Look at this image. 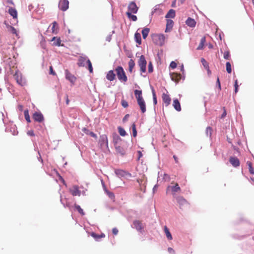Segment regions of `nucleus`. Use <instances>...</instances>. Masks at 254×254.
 I'll list each match as a JSON object with an SVG mask.
<instances>
[{"label": "nucleus", "mask_w": 254, "mask_h": 254, "mask_svg": "<svg viewBox=\"0 0 254 254\" xmlns=\"http://www.w3.org/2000/svg\"><path fill=\"white\" fill-rule=\"evenodd\" d=\"M89 135L96 139L97 138V135L92 131H91L90 133H89Z\"/></svg>", "instance_id": "obj_64"}, {"label": "nucleus", "mask_w": 254, "mask_h": 254, "mask_svg": "<svg viewBox=\"0 0 254 254\" xmlns=\"http://www.w3.org/2000/svg\"><path fill=\"white\" fill-rule=\"evenodd\" d=\"M185 79V75H182L180 73H173L171 75V79L176 83H178L181 79L184 80Z\"/></svg>", "instance_id": "obj_9"}, {"label": "nucleus", "mask_w": 254, "mask_h": 254, "mask_svg": "<svg viewBox=\"0 0 254 254\" xmlns=\"http://www.w3.org/2000/svg\"><path fill=\"white\" fill-rule=\"evenodd\" d=\"M132 135L133 137H136L137 135V130H136L135 125L134 123H133L132 124Z\"/></svg>", "instance_id": "obj_47"}, {"label": "nucleus", "mask_w": 254, "mask_h": 254, "mask_svg": "<svg viewBox=\"0 0 254 254\" xmlns=\"http://www.w3.org/2000/svg\"><path fill=\"white\" fill-rule=\"evenodd\" d=\"M113 234L115 235H117L118 233V230L117 228H114L112 229Z\"/></svg>", "instance_id": "obj_62"}, {"label": "nucleus", "mask_w": 254, "mask_h": 254, "mask_svg": "<svg viewBox=\"0 0 254 254\" xmlns=\"http://www.w3.org/2000/svg\"><path fill=\"white\" fill-rule=\"evenodd\" d=\"M150 29L148 28H144L142 30V35L143 38L145 39L148 36Z\"/></svg>", "instance_id": "obj_35"}, {"label": "nucleus", "mask_w": 254, "mask_h": 254, "mask_svg": "<svg viewBox=\"0 0 254 254\" xmlns=\"http://www.w3.org/2000/svg\"><path fill=\"white\" fill-rule=\"evenodd\" d=\"M148 72L149 73L152 72L153 70V67L151 62H149L148 64Z\"/></svg>", "instance_id": "obj_51"}, {"label": "nucleus", "mask_w": 254, "mask_h": 254, "mask_svg": "<svg viewBox=\"0 0 254 254\" xmlns=\"http://www.w3.org/2000/svg\"><path fill=\"white\" fill-rule=\"evenodd\" d=\"M186 24L187 25V26L191 28H193L195 26L196 22L194 19L190 17H188L186 21Z\"/></svg>", "instance_id": "obj_21"}, {"label": "nucleus", "mask_w": 254, "mask_h": 254, "mask_svg": "<svg viewBox=\"0 0 254 254\" xmlns=\"http://www.w3.org/2000/svg\"><path fill=\"white\" fill-rule=\"evenodd\" d=\"M163 179L165 182H169L170 180V177L167 174L164 173L163 175Z\"/></svg>", "instance_id": "obj_48"}, {"label": "nucleus", "mask_w": 254, "mask_h": 254, "mask_svg": "<svg viewBox=\"0 0 254 254\" xmlns=\"http://www.w3.org/2000/svg\"><path fill=\"white\" fill-rule=\"evenodd\" d=\"M137 154H138V158L137 160H139L140 158L142 157V153L141 151L138 150L137 151Z\"/></svg>", "instance_id": "obj_61"}, {"label": "nucleus", "mask_w": 254, "mask_h": 254, "mask_svg": "<svg viewBox=\"0 0 254 254\" xmlns=\"http://www.w3.org/2000/svg\"><path fill=\"white\" fill-rule=\"evenodd\" d=\"M13 76L14 79L16 80L17 83L21 85V86H24L26 84V79L23 77L22 73L19 71H16L15 73L14 74Z\"/></svg>", "instance_id": "obj_3"}, {"label": "nucleus", "mask_w": 254, "mask_h": 254, "mask_svg": "<svg viewBox=\"0 0 254 254\" xmlns=\"http://www.w3.org/2000/svg\"><path fill=\"white\" fill-rule=\"evenodd\" d=\"M129 117V114H126L125 116V117H124V118L123 119V122L124 123L127 122L128 120V119Z\"/></svg>", "instance_id": "obj_60"}, {"label": "nucleus", "mask_w": 254, "mask_h": 254, "mask_svg": "<svg viewBox=\"0 0 254 254\" xmlns=\"http://www.w3.org/2000/svg\"><path fill=\"white\" fill-rule=\"evenodd\" d=\"M65 74L66 79L73 84L76 80V77L72 74L67 69L65 70Z\"/></svg>", "instance_id": "obj_12"}, {"label": "nucleus", "mask_w": 254, "mask_h": 254, "mask_svg": "<svg viewBox=\"0 0 254 254\" xmlns=\"http://www.w3.org/2000/svg\"><path fill=\"white\" fill-rule=\"evenodd\" d=\"M247 164L248 166L249 170L250 173L251 174H254V169L253 168V167L252 166V163L250 161H248L247 162Z\"/></svg>", "instance_id": "obj_42"}, {"label": "nucleus", "mask_w": 254, "mask_h": 254, "mask_svg": "<svg viewBox=\"0 0 254 254\" xmlns=\"http://www.w3.org/2000/svg\"><path fill=\"white\" fill-rule=\"evenodd\" d=\"M82 130L87 135H89V133H90L91 132V131H90L88 129H87L86 127L82 128Z\"/></svg>", "instance_id": "obj_58"}, {"label": "nucleus", "mask_w": 254, "mask_h": 254, "mask_svg": "<svg viewBox=\"0 0 254 254\" xmlns=\"http://www.w3.org/2000/svg\"><path fill=\"white\" fill-rule=\"evenodd\" d=\"M118 128L119 132L121 136H124L126 135V131L123 127H119Z\"/></svg>", "instance_id": "obj_43"}, {"label": "nucleus", "mask_w": 254, "mask_h": 254, "mask_svg": "<svg viewBox=\"0 0 254 254\" xmlns=\"http://www.w3.org/2000/svg\"><path fill=\"white\" fill-rule=\"evenodd\" d=\"M137 103L139 106L141 113H144L146 111V104L143 98L137 100Z\"/></svg>", "instance_id": "obj_14"}, {"label": "nucleus", "mask_w": 254, "mask_h": 254, "mask_svg": "<svg viewBox=\"0 0 254 254\" xmlns=\"http://www.w3.org/2000/svg\"><path fill=\"white\" fill-rule=\"evenodd\" d=\"M152 96H153V102L154 105H156L157 103V97L155 93V91L153 87L151 88Z\"/></svg>", "instance_id": "obj_41"}, {"label": "nucleus", "mask_w": 254, "mask_h": 254, "mask_svg": "<svg viewBox=\"0 0 254 254\" xmlns=\"http://www.w3.org/2000/svg\"><path fill=\"white\" fill-rule=\"evenodd\" d=\"M134 39H135V42L137 43H138L139 44H141V35L140 33L136 32L134 34Z\"/></svg>", "instance_id": "obj_33"}, {"label": "nucleus", "mask_w": 254, "mask_h": 254, "mask_svg": "<svg viewBox=\"0 0 254 254\" xmlns=\"http://www.w3.org/2000/svg\"><path fill=\"white\" fill-rule=\"evenodd\" d=\"M128 11L133 13H136L138 11V7L134 1L130 2L128 5Z\"/></svg>", "instance_id": "obj_13"}, {"label": "nucleus", "mask_w": 254, "mask_h": 254, "mask_svg": "<svg viewBox=\"0 0 254 254\" xmlns=\"http://www.w3.org/2000/svg\"><path fill=\"white\" fill-rule=\"evenodd\" d=\"M175 15H176L175 10L173 9H170L169 10V11L167 12V13L165 15V18H174L175 17Z\"/></svg>", "instance_id": "obj_29"}, {"label": "nucleus", "mask_w": 254, "mask_h": 254, "mask_svg": "<svg viewBox=\"0 0 254 254\" xmlns=\"http://www.w3.org/2000/svg\"><path fill=\"white\" fill-rule=\"evenodd\" d=\"M159 42L158 43L160 46H162L164 44L165 37L163 34H159L157 36Z\"/></svg>", "instance_id": "obj_31"}, {"label": "nucleus", "mask_w": 254, "mask_h": 254, "mask_svg": "<svg viewBox=\"0 0 254 254\" xmlns=\"http://www.w3.org/2000/svg\"><path fill=\"white\" fill-rule=\"evenodd\" d=\"M205 42H206L205 37L203 36V37L201 38V39L200 40V42L198 46L197 47L196 49L197 50H200L203 49L204 48V44H205Z\"/></svg>", "instance_id": "obj_30"}, {"label": "nucleus", "mask_w": 254, "mask_h": 254, "mask_svg": "<svg viewBox=\"0 0 254 254\" xmlns=\"http://www.w3.org/2000/svg\"><path fill=\"white\" fill-rule=\"evenodd\" d=\"M116 175L119 178L125 177L126 176L131 177L130 173L121 169H116L115 171Z\"/></svg>", "instance_id": "obj_10"}, {"label": "nucleus", "mask_w": 254, "mask_h": 254, "mask_svg": "<svg viewBox=\"0 0 254 254\" xmlns=\"http://www.w3.org/2000/svg\"><path fill=\"white\" fill-rule=\"evenodd\" d=\"M35 127L38 130H43L44 128V125H35Z\"/></svg>", "instance_id": "obj_55"}, {"label": "nucleus", "mask_w": 254, "mask_h": 254, "mask_svg": "<svg viewBox=\"0 0 254 254\" xmlns=\"http://www.w3.org/2000/svg\"><path fill=\"white\" fill-rule=\"evenodd\" d=\"M116 151L120 154L121 155H124L126 153V151L124 148L120 145H116L115 146Z\"/></svg>", "instance_id": "obj_25"}, {"label": "nucleus", "mask_w": 254, "mask_h": 254, "mask_svg": "<svg viewBox=\"0 0 254 254\" xmlns=\"http://www.w3.org/2000/svg\"><path fill=\"white\" fill-rule=\"evenodd\" d=\"M174 108L177 111H181V107L180 103L178 100V99H175L173 101V104Z\"/></svg>", "instance_id": "obj_24"}, {"label": "nucleus", "mask_w": 254, "mask_h": 254, "mask_svg": "<svg viewBox=\"0 0 254 254\" xmlns=\"http://www.w3.org/2000/svg\"><path fill=\"white\" fill-rule=\"evenodd\" d=\"M52 42H53V45L56 46H60L61 40L60 37L58 38L56 37H54L51 40Z\"/></svg>", "instance_id": "obj_28"}, {"label": "nucleus", "mask_w": 254, "mask_h": 254, "mask_svg": "<svg viewBox=\"0 0 254 254\" xmlns=\"http://www.w3.org/2000/svg\"><path fill=\"white\" fill-rule=\"evenodd\" d=\"M105 191L110 198L113 199L115 198V195L113 192L108 190L107 189H105Z\"/></svg>", "instance_id": "obj_45"}, {"label": "nucleus", "mask_w": 254, "mask_h": 254, "mask_svg": "<svg viewBox=\"0 0 254 254\" xmlns=\"http://www.w3.org/2000/svg\"><path fill=\"white\" fill-rule=\"evenodd\" d=\"M8 12L9 14L12 16L13 18L17 19V12L16 10L12 7H10L8 9Z\"/></svg>", "instance_id": "obj_26"}, {"label": "nucleus", "mask_w": 254, "mask_h": 254, "mask_svg": "<svg viewBox=\"0 0 254 254\" xmlns=\"http://www.w3.org/2000/svg\"><path fill=\"white\" fill-rule=\"evenodd\" d=\"M230 53L228 51H226L224 53V58L226 60H229L230 58Z\"/></svg>", "instance_id": "obj_54"}, {"label": "nucleus", "mask_w": 254, "mask_h": 254, "mask_svg": "<svg viewBox=\"0 0 254 254\" xmlns=\"http://www.w3.org/2000/svg\"><path fill=\"white\" fill-rule=\"evenodd\" d=\"M169 188H171L172 191L174 192L178 191L181 189L178 184H176L174 186H168L167 189H169Z\"/></svg>", "instance_id": "obj_34"}, {"label": "nucleus", "mask_w": 254, "mask_h": 254, "mask_svg": "<svg viewBox=\"0 0 254 254\" xmlns=\"http://www.w3.org/2000/svg\"><path fill=\"white\" fill-rule=\"evenodd\" d=\"M162 100L166 106H168L171 102V98L169 95L165 93L162 94Z\"/></svg>", "instance_id": "obj_22"}, {"label": "nucleus", "mask_w": 254, "mask_h": 254, "mask_svg": "<svg viewBox=\"0 0 254 254\" xmlns=\"http://www.w3.org/2000/svg\"><path fill=\"white\" fill-rule=\"evenodd\" d=\"M116 71L118 76V78L121 82H127V78L125 72L123 68L121 66H118L116 69Z\"/></svg>", "instance_id": "obj_2"}, {"label": "nucleus", "mask_w": 254, "mask_h": 254, "mask_svg": "<svg viewBox=\"0 0 254 254\" xmlns=\"http://www.w3.org/2000/svg\"><path fill=\"white\" fill-rule=\"evenodd\" d=\"M234 87H235V93H237L238 91V87H239V85L238 84V80L237 79L235 81Z\"/></svg>", "instance_id": "obj_53"}, {"label": "nucleus", "mask_w": 254, "mask_h": 254, "mask_svg": "<svg viewBox=\"0 0 254 254\" xmlns=\"http://www.w3.org/2000/svg\"><path fill=\"white\" fill-rule=\"evenodd\" d=\"M164 231H165V233L166 234L167 239L169 240H172V236L171 235V234L170 233L169 229H168V228L166 226H165V227H164Z\"/></svg>", "instance_id": "obj_38"}, {"label": "nucleus", "mask_w": 254, "mask_h": 254, "mask_svg": "<svg viewBox=\"0 0 254 254\" xmlns=\"http://www.w3.org/2000/svg\"><path fill=\"white\" fill-rule=\"evenodd\" d=\"M134 227L136 230L140 232H142L143 227L142 226V223L138 220H135L133 222Z\"/></svg>", "instance_id": "obj_19"}, {"label": "nucleus", "mask_w": 254, "mask_h": 254, "mask_svg": "<svg viewBox=\"0 0 254 254\" xmlns=\"http://www.w3.org/2000/svg\"><path fill=\"white\" fill-rule=\"evenodd\" d=\"M91 235L92 237H93L96 241H99L100 239L99 235L96 234L94 232H92L91 234Z\"/></svg>", "instance_id": "obj_49"}, {"label": "nucleus", "mask_w": 254, "mask_h": 254, "mask_svg": "<svg viewBox=\"0 0 254 254\" xmlns=\"http://www.w3.org/2000/svg\"><path fill=\"white\" fill-rule=\"evenodd\" d=\"M168 251L171 254H175V251L171 248H168Z\"/></svg>", "instance_id": "obj_63"}, {"label": "nucleus", "mask_w": 254, "mask_h": 254, "mask_svg": "<svg viewBox=\"0 0 254 254\" xmlns=\"http://www.w3.org/2000/svg\"><path fill=\"white\" fill-rule=\"evenodd\" d=\"M229 162L234 167H238L240 164L239 159L235 157H230Z\"/></svg>", "instance_id": "obj_18"}, {"label": "nucleus", "mask_w": 254, "mask_h": 254, "mask_svg": "<svg viewBox=\"0 0 254 254\" xmlns=\"http://www.w3.org/2000/svg\"><path fill=\"white\" fill-rule=\"evenodd\" d=\"M75 209L77 210V211L82 216L85 215V213L83 211V210L81 208V207L77 204L74 205Z\"/></svg>", "instance_id": "obj_40"}, {"label": "nucleus", "mask_w": 254, "mask_h": 254, "mask_svg": "<svg viewBox=\"0 0 254 254\" xmlns=\"http://www.w3.org/2000/svg\"><path fill=\"white\" fill-rule=\"evenodd\" d=\"M173 24H174V22L172 20L167 19L166 27V29H165V32H170L173 28Z\"/></svg>", "instance_id": "obj_20"}, {"label": "nucleus", "mask_w": 254, "mask_h": 254, "mask_svg": "<svg viewBox=\"0 0 254 254\" xmlns=\"http://www.w3.org/2000/svg\"><path fill=\"white\" fill-rule=\"evenodd\" d=\"M178 203L180 205L181 209H183L184 207L188 206V202L187 200L182 196H179L177 198Z\"/></svg>", "instance_id": "obj_15"}, {"label": "nucleus", "mask_w": 254, "mask_h": 254, "mask_svg": "<svg viewBox=\"0 0 254 254\" xmlns=\"http://www.w3.org/2000/svg\"><path fill=\"white\" fill-rule=\"evenodd\" d=\"M77 65L79 67H85L87 64V68L90 73L93 72V67L91 61L88 57L85 55L80 56L78 59Z\"/></svg>", "instance_id": "obj_1"}, {"label": "nucleus", "mask_w": 254, "mask_h": 254, "mask_svg": "<svg viewBox=\"0 0 254 254\" xmlns=\"http://www.w3.org/2000/svg\"><path fill=\"white\" fill-rule=\"evenodd\" d=\"M34 121L41 123L44 121V118L43 114L40 112H35L32 116Z\"/></svg>", "instance_id": "obj_7"}, {"label": "nucleus", "mask_w": 254, "mask_h": 254, "mask_svg": "<svg viewBox=\"0 0 254 254\" xmlns=\"http://www.w3.org/2000/svg\"><path fill=\"white\" fill-rule=\"evenodd\" d=\"M69 2L67 0H61L59 3V8L63 11H66L68 8Z\"/></svg>", "instance_id": "obj_11"}, {"label": "nucleus", "mask_w": 254, "mask_h": 254, "mask_svg": "<svg viewBox=\"0 0 254 254\" xmlns=\"http://www.w3.org/2000/svg\"><path fill=\"white\" fill-rule=\"evenodd\" d=\"M4 24L6 26L8 32L12 33L13 34H15L16 37L18 36V34L17 32L16 29L14 27L10 25L6 21L4 22Z\"/></svg>", "instance_id": "obj_17"}, {"label": "nucleus", "mask_w": 254, "mask_h": 254, "mask_svg": "<svg viewBox=\"0 0 254 254\" xmlns=\"http://www.w3.org/2000/svg\"><path fill=\"white\" fill-rule=\"evenodd\" d=\"M135 66V63L132 59H130L128 62L129 71L132 72V69Z\"/></svg>", "instance_id": "obj_36"}, {"label": "nucleus", "mask_w": 254, "mask_h": 254, "mask_svg": "<svg viewBox=\"0 0 254 254\" xmlns=\"http://www.w3.org/2000/svg\"><path fill=\"white\" fill-rule=\"evenodd\" d=\"M121 140V138L118 134L116 133L113 134V142L114 143V146L118 145V143Z\"/></svg>", "instance_id": "obj_27"}, {"label": "nucleus", "mask_w": 254, "mask_h": 254, "mask_svg": "<svg viewBox=\"0 0 254 254\" xmlns=\"http://www.w3.org/2000/svg\"><path fill=\"white\" fill-rule=\"evenodd\" d=\"M170 67L173 69L177 67V64L176 62L172 61L170 64Z\"/></svg>", "instance_id": "obj_56"}, {"label": "nucleus", "mask_w": 254, "mask_h": 254, "mask_svg": "<svg viewBox=\"0 0 254 254\" xmlns=\"http://www.w3.org/2000/svg\"><path fill=\"white\" fill-rule=\"evenodd\" d=\"M80 189L82 190H81V194L83 195H86V192L87 190L86 189H84L83 187H80Z\"/></svg>", "instance_id": "obj_57"}, {"label": "nucleus", "mask_w": 254, "mask_h": 254, "mask_svg": "<svg viewBox=\"0 0 254 254\" xmlns=\"http://www.w3.org/2000/svg\"><path fill=\"white\" fill-rule=\"evenodd\" d=\"M126 14L128 18H130L132 21H136L137 20V16L135 15L132 14L131 12L127 11Z\"/></svg>", "instance_id": "obj_37"}, {"label": "nucleus", "mask_w": 254, "mask_h": 254, "mask_svg": "<svg viewBox=\"0 0 254 254\" xmlns=\"http://www.w3.org/2000/svg\"><path fill=\"white\" fill-rule=\"evenodd\" d=\"M160 4L156 5L152 9L151 12V16L153 15L159 16L163 14V10L160 8ZM152 17H151V18Z\"/></svg>", "instance_id": "obj_8"}, {"label": "nucleus", "mask_w": 254, "mask_h": 254, "mask_svg": "<svg viewBox=\"0 0 254 254\" xmlns=\"http://www.w3.org/2000/svg\"><path fill=\"white\" fill-rule=\"evenodd\" d=\"M24 115L25 119L26 121L28 123L31 122V120H30V116L29 115V111H28V110H24Z\"/></svg>", "instance_id": "obj_39"}, {"label": "nucleus", "mask_w": 254, "mask_h": 254, "mask_svg": "<svg viewBox=\"0 0 254 254\" xmlns=\"http://www.w3.org/2000/svg\"><path fill=\"white\" fill-rule=\"evenodd\" d=\"M201 62L203 65V66L205 67V68H207L209 67L208 64L206 62V61L204 58L201 59Z\"/></svg>", "instance_id": "obj_46"}, {"label": "nucleus", "mask_w": 254, "mask_h": 254, "mask_svg": "<svg viewBox=\"0 0 254 254\" xmlns=\"http://www.w3.org/2000/svg\"><path fill=\"white\" fill-rule=\"evenodd\" d=\"M115 74L113 70H109L106 75V78L110 81H113L115 78Z\"/></svg>", "instance_id": "obj_23"}, {"label": "nucleus", "mask_w": 254, "mask_h": 254, "mask_svg": "<svg viewBox=\"0 0 254 254\" xmlns=\"http://www.w3.org/2000/svg\"><path fill=\"white\" fill-rule=\"evenodd\" d=\"M27 134L29 135V136H35V134L34 133V131L33 130H28L27 132Z\"/></svg>", "instance_id": "obj_59"}, {"label": "nucleus", "mask_w": 254, "mask_h": 254, "mask_svg": "<svg viewBox=\"0 0 254 254\" xmlns=\"http://www.w3.org/2000/svg\"><path fill=\"white\" fill-rule=\"evenodd\" d=\"M121 104L124 108H127L128 106L127 102L124 99L121 100Z\"/></svg>", "instance_id": "obj_50"}, {"label": "nucleus", "mask_w": 254, "mask_h": 254, "mask_svg": "<svg viewBox=\"0 0 254 254\" xmlns=\"http://www.w3.org/2000/svg\"><path fill=\"white\" fill-rule=\"evenodd\" d=\"M211 130H212V129L210 127H207V128L206 129V133L207 135H209V136H211Z\"/></svg>", "instance_id": "obj_52"}, {"label": "nucleus", "mask_w": 254, "mask_h": 254, "mask_svg": "<svg viewBox=\"0 0 254 254\" xmlns=\"http://www.w3.org/2000/svg\"><path fill=\"white\" fill-rule=\"evenodd\" d=\"M99 144H100L101 147H104L105 146L107 148H108V137L106 134H102L100 135L99 140Z\"/></svg>", "instance_id": "obj_6"}, {"label": "nucleus", "mask_w": 254, "mask_h": 254, "mask_svg": "<svg viewBox=\"0 0 254 254\" xmlns=\"http://www.w3.org/2000/svg\"><path fill=\"white\" fill-rule=\"evenodd\" d=\"M5 130L6 132H10L13 135H17L18 134V131L16 126L13 124L12 123H9L5 126Z\"/></svg>", "instance_id": "obj_5"}, {"label": "nucleus", "mask_w": 254, "mask_h": 254, "mask_svg": "<svg viewBox=\"0 0 254 254\" xmlns=\"http://www.w3.org/2000/svg\"><path fill=\"white\" fill-rule=\"evenodd\" d=\"M134 95H135V98L136 99V100L143 98L141 90H134Z\"/></svg>", "instance_id": "obj_32"}, {"label": "nucleus", "mask_w": 254, "mask_h": 254, "mask_svg": "<svg viewBox=\"0 0 254 254\" xmlns=\"http://www.w3.org/2000/svg\"><path fill=\"white\" fill-rule=\"evenodd\" d=\"M77 186H74L71 189H70V192L73 196H80L81 195V190H79Z\"/></svg>", "instance_id": "obj_16"}, {"label": "nucleus", "mask_w": 254, "mask_h": 254, "mask_svg": "<svg viewBox=\"0 0 254 254\" xmlns=\"http://www.w3.org/2000/svg\"><path fill=\"white\" fill-rule=\"evenodd\" d=\"M138 63V65L140 67L141 72H145L146 70L147 62L145 57L143 55H141L140 57Z\"/></svg>", "instance_id": "obj_4"}, {"label": "nucleus", "mask_w": 254, "mask_h": 254, "mask_svg": "<svg viewBox=\"0 0 254 254\" xmlns=\"http://www.w3.org/2000/svg\"><path fill=\"white\" fill-rule=\"evenodd\" d=\"M226 70L228 73L232 72L231 65L230 62H228L226 64Z\"/></svg>", "instance_id": "obj_44"}]
</instances>
